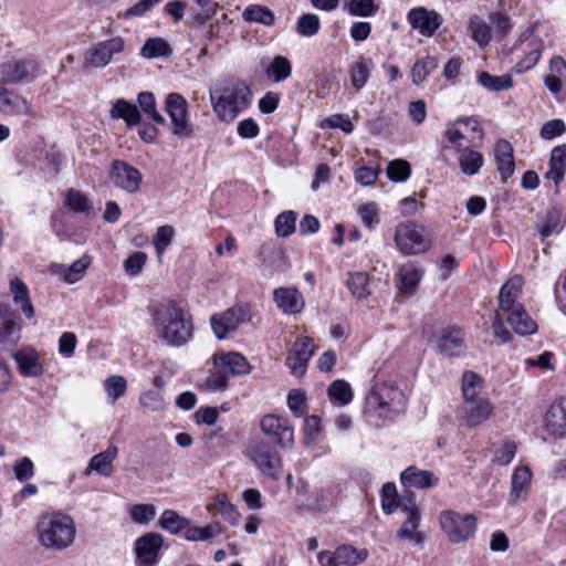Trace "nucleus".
<instances>
[{
    "label": "nucleus",
    "instance_id": "obj_53",
    "mask_svg": "<svg viewBox=\"0 0 566 566\" xmlns=\"http://www.w3.org/2000/svg\"><path fill=\"white\" fill-rule=\"evenodd\" d=\"M138 105L142 111L157 124L166 123L164 116L156 108V98L151 92H142L137 97Z\"/></svg>",
    "mask_w": 566,
    "mask_h": 566
},
{
    "label": "nucleus",
    "instance_id": "obj_15",
    "mask_svg": "<svg viewBox=\"0 0 566 566\" xmlns=\"http://www.w3.org/2000/svg\"><path fill=\"white\" fill-rule=\"evenodd\" d=\"M109 179L115 187L128 193H135L139 190L143 177L137 168L123 160H114L109 170Z\"/></svg>",
    "mask_w": 566,
    "mask_h": 566
},
{
    "label": "nucleus",
    "instance_id": "obj_47",
    "mask_svg": "<svg viewBox=\"0 0 566 566\" xmlns=\"http://www.w3.org/2000/svg\"><path fill=\"white\" fill-rule=\"evenodd\" d=\"M438 67L436 57L427 55L418 60L411 69V81L415 85L423 83L427 77Z\"/></svg>",
    "mask_w": 566,
    "mask_h": 566
},
{
    "label": "nucleus",
    "instance_id": "obj_55",
    "mask_svg": "<svg viewBox=\"0 0 566 566\" xmlns=\"http://www.w3.org/2000/svg\"><path fill=\"white\" fill-rule=\"evenodd\" d=\"M296 212L289 210L280 213L275 218V232L279 237L287 238L294 233L296 229Z\"/></svg>",
    "mask_w": 566,
    "mask_h": 566
},
{
    "label": "nucleus",
    "instance_id": "obj_57",
    "mask_svg": "<svg viewBox=\"0 0 566 566\" xmlns=\"http://www.w3.org/2000/svg\"><path fill=\"white\" fill-rule=\"evenodd\" d=\"M214 505L218 513L231 525L239 523L240 513L237 507L228 501L224 494H217L214 496Z\"/></svg>",
    "mask_w": 566,
    "mask_h": 566
},
{
    "label": "nucleus",
    "instance_id": "obj_23",
    "mask_svg": "<svg viewBox=\"0 0 566 566\" xmlns=\"http://www.w3.org/2000/svg\"><path fill=\"white\" fill-rule=\"evenodd\" d=\"M211 361L222 367L229 376H241L251 371V366L247 358L237 352L216 353L211 357Z\"/></svg>",
    "mask_w": 566,
    "mask_h": 566
},
{
    "label": "nucleus",
    "instance_id": "obj_64",
    "mask_svg": "<svg viewBox=\"0 0 566 566\" xmlns=\"http://www.w3.org/2000/svg\"><path fill=\"white\" fill-rule=\"evenodd\" d=\"M287 406L291 412L297 417L301 418L306 412V397L304 392L297 389H293L287 395Z\"/></svg>",
    "mask_w": 566,
    "mask_h": 566
},
{
    "label": "nucleus",
    "instance_id": "obj_59",
    "mask_svg": "<svg viewBox=\"0 0 566 566\" xmlns=\"http://www.w3.org/2000/svg\"><path fill=\"white\" fill-rule=\"evenodd\" d=\"M386 171L391 181L401 182L410 177L411 167L408 161L396 159L388 164Z\"/></svg>",
    "mask_w": 566,
    "mask_h": 566
},
{
    "label": "nucleus",
    "instance_id": "obj_11",
    "mask_svg": "<svg viewBox=\"0 0 566 566\" xmlns=\"http://www.w3.org/2000/svg\"><path fill=\"white\" fill-rule=\"evenodd\" d=\"M261 431L282 449H291L294 444V428L286 417L265 415L260 421Z\"/></svg>",
    "mask_w": 566,
    "mask_h": 566
},
{
    "label": "nucleus",
    "instance_id": "obj_14",
    "mask_svg": "<svg viewBox=\"0 0 566 566\" xmlns=\"http://www.w3.org/2000/svg\"><path fill=\"white\" fill-rule=\"evenodd\" d=\"M164 537L159 533H147L135 541L134 552L136 566H156L159 563V552Z\"/></svg>",
    "mask_w": 566,
    "mask_h": 566
},
{
    "label": "nucleus",
    "instance_id": "obj_60",
    "mask_svg": "<svg viewBox=\"0 0 566 566\" xmlns=\"http://www.w3.org/2000/svg\"><path fill=\"white\" fill-rule=\"evenodd\" d=\"M66 206L75 212L87 213L92 209L88 198L81 191L70 189L65 200Z\"/></svg>",
    "mask_w": 566,
    "mask_h": 566
},
{
    "label": "nucleus",
    "instance_id": "obj_25",
    "mask_svg": "<svg viewBox=\"0 0 566 566\" xmlns=\"http://www.w3.org/2000/svg\"><path fill=\"white\" fill-rule=\"evenodd\" d=\"M545 426L551 434L566 436V396L551 405L545 415Z\"/></svg>",
    "mask_w": 566,
    "mask_h": 566
},
{
    "label": "nucleus",
    "instance_id": "obj_45",
    "mask_svg": "<svg viewBox=\"0 0 566 566\" xmlns=\"http://www.w3.org/2000/svg\"><path fill=\"white\" fill-rule=\"evenodd\" d=\"M243 19L248 22L261 23L270 27L275 21V15L272 10L265 6L251 4L243 11Z\"/></svg>",
    "mask_w": 566,
    "mask_h": 566
},
{
    "label": "nucleus",
    "instance_id": "obj_33",
    "mask_svg": "<svg viewBox=\"0 0 566 566\" xmlns=\"http://www.w3.org/2000/svg\"><path fill=\"white\" fill-rule=\"evenodd\" d=\"M10 293L12 294L13 303L20 307L21 312L29 319L35 315L34 307L31 302L28 286L20 279L15 277L10 282Z\"/></svg>",
    "mask_w": 566,
    "mask_h": 566
},
{
    "label": "nucleus",
    "instance_id": "obj_43",
    "mask_svg": "<svg viewBox=\"0 0 566 566\" xmlns=\"http://www.w3.org/2000/svg\"><path fill=\"white\" fill-rule=\"evenodd\" d=\"M189 524L190 521L188 518L179 515L174 510H165L159 518L160 527L174 535L179 534L181 531L186 532Z\"/></svg>",
    "mask_w": 566,
    "mask_h": 566
},
{
    "label": "nucleus",
    "instance_id": "obj_50",
    "mask_svg": "<svg viewBox=\"0 0 566 566\" xmlns=\"http://www.w3.org/2000/svg\"><path fill=\"white\" fill-rule=\"evenodd\" d=\"M171 53L169 44L161 38L148 39L140 51V54L146 59L167 57Z\"/></svg>",
    "mask_w": 566,
    "mask_h": 566
},
{
    "label": "nucleus",
    "instance_id": "obj_40",
    "mask_svg": "<svg viewBox=\"0 0 566 566\" xmlns=\"http://www.w3.org/2000/svg\"><path fill=\"white\" fill-rule=\"evenodd\" d=\"M223 532L222 526L217 523H209L208 525L200 527V526H189L187 527L185 532V538L189 542H198V541H210L219 535H221Z\"/></svg>",
    "mask_w": 566,
    "mask_h": 566
},
{
    "label": "nucleus",
    "instance_id": "obj_27",
    "mask_svg": "<svg viewBox=\"0 0 566 566\" xmlns=\"http://www.w3.org/2000/svg\"><path fill=\"white\" fill-rule=\"evenodd\" d=\"M523 283L521 275H514L503 284L499 296V305L503 313L523 306L517 302L522 293Z\"/></svg>",
    "mask_w": 566,
    "mask_h": 566
},
{
    "label": "nucleus",
    "instance_id": "obj_56",
    "mask_svg": "<svg viewBox=\"0 0 566 566\" xmlns=\"http://www.w3.org/2000/svg\"><path fill=\"white\" fill-rule=\"evenodd\" d=\"M321 29V22L316 14L314 13H304L302 14L296 23L295 30L296 32L306 38L314 36L318 33Z\"/></svg>",
    "mask_w": 566,
    "mask_h": 566
},
{
    "label": "nucleus",
    "instance_id": "obj_19",
    "mask_svg": "<svg viewBox=\"0 0 566 566\" xmlns=\"http://www.w3.org/2000/svg\"><path fill=\"white\" fill-rule=\"evenodd\" d=\"M36 65L31 60H14L0 66L1 82L3 84H19L33 80Z\"/></svg>",
    "mask_w": 566,
    "mask_h": 566
},
{
    "label": "nucleus",
    "instance_id": "obj_39",
    "mask_svg": "<svg viewBox=\"0 0 566 566\" xmlns=\"http://www.w3.org/2000/svg\"><path fill=\"white\" fill-rule=\"evenodd\" d=\"M468 30L472 40L480 46L485 48L492 40V31L486 21L479 17L472 15L469 20Z\"/></svg>",
    "mask_w": 566,
    "mask_h": 566
},
{
    "label": "nucleus",
    "instance_id": "obj_4",
    "mask_svg": "<svg viewBox=\"0 0 566 566\" xmlns=\"http://www.w3.org/2000/svg\"><path fill=\"white\" fill-rule=\"evenodd\" d=\"M406 408V396L392 382L376 384L365 399V409L382 419H394Z\"/></svg>",
    "mask_w": 566,
    "mask_h": 566
},
{
    "label": "nucleus",
    "instance_id": "obj_26",
    "mask_svg": "<svg viewBox=\"0 0 566 566\" xmlns=\"http://www.w3.org/2000/svg\"><path fill=\"white\" fill-rule=\"evenodd\" d=\"M532 472L527 467H518L514 470L511 479L509 503L516 505L526 499L531 486Z\"/></svg>",
    "mask_w": 566,
    "mask_h": 566
},
{
    "label": "nucleus",
    "instance_id": "obj_61",
    "mask_svg": "<svg viewBox=\"0 0 566 566\" xmlns=\"http://www.w3.org/2000/svg\"><path fill=\"white\" fill-rule=\"evenodd\" d=\"M489 19L490 23L492 24V36L499 41L505 38L512 29L510 18L503 13H492L490 14Z\"/></svg>",
    "mask_w": 566,
    "mask_h": 566
},
{
    "label": "nucleus",
    "instance_id": "obj_35",
    "mask_svg": "<svg viewBox=\"0 0 566 566\" xmlns=\"http://www.w3.org/2000/svg\"><path fill=\"white\" fill-rule=\"evenodd\" d=\"M109 115L113 119H124L129 128L140 123V114L137 106L124 98H119L113 104Z\"/></svg>",
    "mask_w": 566,
    "mask_h": 566
},
{
    "label": "nucleus",
    "instance_id": "obj_46",
    "mask_svg": "<svg viewBox=\"0 0 566 566\" xmlns=\"http://www.w3.org/2000/svg\"><path fill=\"white\" fill-rule=\"evenodd\" d=\"M406 497L398 500L397 488L392 482H387L381 488V507L386 514L394 513L397 509L402 511Z\"/></svg>",
    "mask_w": 566,
    "mask_h": 566
},
{
    "label": "nucleus",
    "instance_id": "obj_54",
    "mask_svg": "<svg viewBox=\"0 0 566 566\" xmlns=\"http://www.w3.org/2000/svg\"><path fill=\"white\" fill-rule=\"evenodd\" d=\"M104 389L107 394L108 402L113 405L125 395L127 381L123 376L114 375L104 381Z\"/></svg>",
    "mask_w": 566,
    "mask_h": 566
},
{
    "label": "nucleus",
    "instance_id": "obj_28",
    "mask_svg": "<svg viewBox=\"0 0 566 566\" xmlns=\"http://www.w3.org/2000/svg\"><path fill=\"white\" fill-rule=\"evenodd\" d=\"M118 455L116 446H109L105 451L95 454L84 470L85 475H90L93 471L103 476H111L114 470V461Z\"/></svg>",
    "mask_w": 566,
    "mask_h": 566
},
{
    "label": "nucleus",
    "instance_id": "obj_12",
    "mask_svg": "<svg viewBox=\"0 0 566 566\" xmlns=\"http://www.w3.org/2000/svg\"><path fill=\"white\" fill-rule=\"evenodd\" d=\"M517 50L524 53V56L514 65L516 73H524L532 70L539 61L544 43L542 39L534 34L533 28H527L520 34Z\"/></svg>",
    "mask_w": 566,
    "mask_h": 566
},
{
    "label": "nucleus",
    "instance_id": "obj_17",
    "mask_svg": "<svg viewBox=\"0 0 566 566\" xmlns=\"http://www.w3.org/2000/svg\"><path fill=\"white\" fill-rule=\"evenodd\" d=\"M407 20L412 29L428 38L432 36L443 22L440 13L423 7L411 9L407 14Z\"/></svg>",
    "mask_w": 566,
    "mask_h": 566
},
{
    "label": "nucleus",
    "instance_id": "obj_63",
    "mask_svg": "<svg viewBox=\"0 0 566 566\" xmlns=\"http://www.w3.org/2000/svg\"><path fill=\"white\" fill-rule=\"evenodd\" d=\"M175 235V229L171 226H161L157 229V232L154 237V245L156 252L160 255L163 254L168 245L171 244Z\"/></svg>",
    "mask_w": 566,
    "mask_h": 566
},
{
    "label": "nucleus",
    "instance_id": "obj_32",
    "mask_svg": "<svg viewBox=\"0 0 566 566\" xmlns=\"http://www.w3.org/2000/svg\"><path fill=\"white\" fill-rule=\"evenodd\" d=\"M458 155V165L461 172L465 176H475L480 172L484 165L483 155L470 147L460 148L455 151Z\"/></svg>",
    "mask_w": 566,
    "mask_h": 566
},
{
    "label": "nucleus",
    "instance_id": "obj_18",
    "mask_svg": "<svg viewBox=\"0 0 566 566\" xmlns=\"http://www.w3.org/2000/svg\"><path fill=\"white\" fill-rule=\"evenodd\" d=\"M493 415V405L488 397L463 401L460 417L468 427L474 428Z\"/></svg>",
    "mask_w": 566,
    "mask_h": 566
},
{
    "label": "nucleus",
    "instance_id": "obj_48",
    "mask_svg": "<svg viewBox=\"0 0 566 566\" xmlns=\"http://www.w3.org/2000/svg\"><path fill=\"white\" fill-rule=\"evenodd\" d=\"M328 397L339 406L348 405L353 400V389L350 385L343 380H334L327 388Z\"/></svg>",
    "mask_w": 566,
    "mask_h": 566
},
{
    "label": "nucleus",
    "instance_id": "obj_16",
    "mask_svg": "<svg viewBox=\"0 0 566 566\" xmlns=\"http://www.w3.org/2000/svg\"><path fill=\"white\" fill-rule=\"evenodd\" d=\"M314 352L315 346L310 337L302 336L294 342L286 357V364L294 376L302 377L306 373Z\"/></svg>",
    "mask_w": 566,
    "mask_h": 566
},
{
    "label": "nucleus",
    "instance_id": "obj_42",
    "mask_svg": "<svg viewBox=\"0 0 566 566\" xmlns=\"http://www.w3.org/2000/svg\"><path fill=\"white\" fill-rule=\"evenodd\" d=\"M335 551L338 566H357L368 557L366 549H356L350 545H340Z\"/></svg>",
    "mask_w": 566,
    "mask_h": 566
},
{
    "label": "nucleus",
    "instance_id": "obj_38",
    "mask_svg": "<svg viewBox=\"0 0 566 566\" xmlns=\"http://www.w3.org/2000/svg\"><path fill=\"white\" fill-rule=\"evenodd\" d=\"M444 137L454 151H459L460 148L470 147L474 143V136L467 134L458 119L449 125L444 132Z\"/></svg>",
    "mask_w": 566,
    "mask_h": 566
},
{
    "label": "nucleus",
    "instance_id": "obj_13",
    "mask_svg": "<svg viewBox=\"0 0 566 566\" xmlns=\"http://www.w3.org/2000/svg\"><path fill=\"white\" fill-rule=\"evenodd\" d=\"M437 352L446 357H459L465 350L464 332L458 326H447L433 336Z\"/></svg>",
    "mask_w": 566,
    "mask_h": 566
},
{
    "label": "nucleus",
    "instance_id": "obj_22",
    "mask_svg": "<svg viewBox=\"0 0 566 566\" xmlns=\"http://www.w3.org/2000/svg\"><path fill=\"white\" fill-rule=\"evenodd\" d=\"M400 482L403 486L423 490L437 486L439 478L432 471L410 465L401 472Z\"/></svg>",
    "mask_w": 566,
    "mask_h": 566
},
{
    "label": "nucleus",
    "instance_id": "obj_20",
    "mask_svg": "<svg viewBox=\"0 0 566 566\" xmlns=\"http://www.w3.org/2000/svg\"><path fill=\"white\" fill-rule=\"evenodd\" d=\"M402 512L407 514V518L398 530L397 537L401 541H409L416 546H421L424 535L417 531L421 521L420 507L408 506L407 503H402Z\"/></svg>",
    "mask_w": 566,
    "mask_h": 566
},
{
    "label": "nucleus",
    "instance_id": "obj_58",
    "mask_svg": "<svg viewBox=\"0 0 566 566\" xmlns=\"http://www.w3.org/2000/svg\"><path fill=\"white\" fill-rule=\"evenodd\" d=\"M357 212L364 226L370 230L375 229L379 222V206L371 201L358 207Z\"/></svg>",
    "mask_w": 566,
    "mask_h": 566
},
{
    "label": "nucleus",
    "instance_id": "obj_2",
    "mask_svg": "<svg viewBox=\"0 0 566 566\" xmlns=\"http://www.w3.org/2000/svg\"><path fill=\"white\" fill-rule=\"evenodd\" d=\"M34 532L40 546L53 552L70 548L77 535L75 520L62 511L42 514L35 524Z\"/></svg>",
    "mask_w": 566,
    "mask_h": 566
},
{
    "label": "nucleus",
    "instance_id": "obj_51",
    "mask_svg": "<svg viewBox=\"0 0 566 566\" xmlns=\"http://www.w3.org/2000/svg\"><path fill=\"white\" fill-rule=\"evenodd\" d=\"M212 365L213 368L206 378L203 387L209 391H223L228 388L229 375L222 367L218 366V364Z\"/></svg>",
    "mask_w": 566,
    "mask_h": 566
},
{
    "label": "nucleus",
    "instance_id": "obj_8",
    "mask_svg": "<svg viewBox=\"0 0 566 566\" xmlns=\"http://www.w3.org/2000/svg\"><path fill=\"white\" fill-rule=\"evenodd\" d=\"M250 319V310L247 306L238 305L222 313L213 314L210 318V324L216 337L224 339Z\"/></svg>",
    "mask_w": 566,
    "mask_h": 566
},
{
    "label": "nucleus",
    "instance_id": "obj_62",
    "mask_svg": "<svg viewBox=\"0 0 566 566\" xmlns=\"http://www.w3.org/2000/svg\"><path fill=\"white\" fill-rule=\"evenodd\" d=\"M130 518L137 524H147L156 516V507L153 504H135L129 509Z\"/></svg>",
    "mask_w": 566,
    "mask_h": 566
},
{
    "label": "nucleus",
    "instance_id": "obj_9",
    "mask_svg": "<svg viewBox=\"0 0 566 566\" xmlns=\"http://www.w3.org/2000/svg\"><path fill=\"white\" fill-rule=\"evenodd\" d=\"M125 50V41L120 36H114L104 41H99L92 45L84 54L83 66L87 67H105L113 57L120 54Z\"/></svg>",
    "mask_w": 566,
    "mask_h": 566
},
{
    "label": "nucleus",
    "instance_id": "obj_41",
    "mask_svg": "<svg viewBox=\"0 0 566 566\" xmlns=\"http://www.w3.org/2000/svg\"><path fill=\"white\" fill-rule=\"evenodd\" d=\"M422 276L421 271L411 262L399 268L398 286L400 290L411 292L416 289Z\"/></svg>",
    "mask_w": 566,
    "mask_h": 566
},
{
    "label": "nucleus",
    "instance_id": "obj_6",
    "mask_svg": "<svg viewBox=\"0 0 566 566\" xmlns=\"http://www.w3.org/2000/svg\"><path fill=\"white\" fill-rule=\"evenodd\" d=\"M394 241L397 249L405 255H415L430 249V240L423 230L412 222H401L395 228Z\"/></svg>",
    "mask_w": 566,
    "mask_h": 566
},
{
    "label": "nucleus",
    "instance_id": "obj_24",
    "mask_svg": "<svg viewBox=\"0 0 566 566\" xmlns=\"http://www.w3.org/2000/svg\"><path fill=\"white\" fill-rule=\"evenodd\" d=\"M273 298L284 314H296L304 308L303 295L295 287H279L273 292Z\"/></svg>",
    "mask_w": 566,
    "mask_h": 566
},
{
    "label": "nucleus",
    "instance_id": "obj_10",
    "mask_svg": "<svg viewBox=\"0 0 566 566\" xmlns=\"http://www.w3.org/2000/svg\"><path fill=\"white\" fill-rule=\"evenodd\" d=\"M475 517L472 514L461 515L453 511L440 514V524L450 541L459 543L473 536L475 532Z\"/></svg>",
    "mask_w": 566,
    "mask_h": 566
},
{
    "label": "nucleus",
    "instance_id": "obj_44",
    "mask_svg": "<svg viewBox=\"0 0 566 566\" xmlns=\"http://www.w3.org/2000/svg\"><path fill=\"white\" fill-rule=\"evenodd\" d=\"M265 74L274 82H283L292 74V64L290 60L283 55H275L265 70Z\"/></svg>",
    "mask_w": 566,
    "mask_h": 566
},
{
    "label": "nucleus",
    "instance_id": "obj_21",
    "mask_svg": "<svg viewBox=\"0 0 566 566\" xmlns=\"http://www.w3.org/2000/svg\"><path fill=\"white\" fill-rule=\"evenodd\" d=\"M17 364L19 373L23 377H40L44 373L40 355L36 349L32 347L21 348L12 354Z\"/></svg>",
    "mask_w": 566,
    "mask_h": 566
},
{
    "label": "nucleus",
    "instance_id": "obj_31",
    "mask_svg": "<svg viewBox=\"0 0 566 566\" xmlns=\"http://www.w3.org/2000/svg\"><path fill=\"white\" fill-rule=\"evenodd\" d=\"M507 323L518 335H532L537 331V324L526 313L524 306L504 312Z\"/></svg>",
    "mask_w": 566,
    "mask_h": 566
},
{
    "label": "nucleus",
    "instance_id": "obj_1",
    "mask_svg": "<svg viewBox=\"0 0 566 566\" xmlns=\"http://www.w3.org/2000/svg\"><path fill=\"white\" fill-rule=\"evenodd\" d=\"M149 314L155 335L168 346L180 347L192 338V322L176 303L169 301L150 306Z\"/></svg>",
    "mask_w": 566,
    "mask_h": 566
},
{
    "label": "nucleus",
    "instance_id": "obj_3",
    "mask_svg": "<svg viewBox=\"0 0 566 566\" xmlns=\"http://www.w3.org/2000/svg\"><path fill=\"white\" fill-rule=\"evenodd\" d=\"M212 109L221 122L231 123L245 111L252 99V92L245 82L227 78L209 94Z\"/></svg>",
    "mask_w": 566,
    "mask_h": 566
},
{
    "label": "nucleus",
    "instance_id": "obj_34",
    "mask_svg": "<svg viewBox=\"0 0 566 566\" xmlns=\"http://www.w3.org/2000/svg\"><path fill=\"white\" fill-rule=\"evenodd\" d=\"M0 111L9 115H22L30 114L31 107L23 97L0 85Z\"/></svg>",
    "mask_w": 566,
    "mask_h": 566
},
{
    "label": "nucleus",
    "instance_id": "obj_49",
    "mask_svg": "<svg viewBox=\"0 0 566 566\" xmlns=\"http://www.w3.org/2000/svg\"><path fill=\"white\" fill-rule=\"evenodd\" d=\"M478 83L489 91L500 92L513 86L512 76L506 74L502 76L492 75L489 72H481L478 76Z\"/></svg>",
    "mask_w": 566,
    "mask_h": 566
},
{
    "label": "nucleus",
    "instance_id": "obj_52",
    "mask_svg": "<svg viewBox=\"0 0 566 566\" xmlns=\"http://www.w3.org/2000/svg\"><path fill=\"white\" fill-rule=\"evenodd\" d=\"M347 286L352 294L358 300L369 295V279L364 272L352 273L347 280Z\"/></svg>",
    "mask_w": 566,
    "mask_h": 566
},
{
    "label": "nucleus",
    "instance_id": "obj_29",
    "mask_svg": "<svg viewBox=\"0 0 566 566\" xmlns=\"http://www.w3.org/2000/svg\"><path fill=\"white\" fill-rule=\"evenodd\" d=\"M494 160L502 179L510 178L515 170L513 147L505 139H499L494 147Z\"/></svg>",
    "mask_w": 566,
    "mask_h": 566
},
{
    "label": "nucleus",
    "instance_id": "obj_37",
    "mask_svg": "<svg viewBox=\"0 0 566 566\" xmlns=\"http://www.w3.org/2000/svg\"><path fill=\"white\" fill-rule=\"evenodd\" d=\"M484 388L483 378L474 371H465L462 376V397L463 401L474 400L484 397L482 395Z\"/></svg>",
    "mask_w": 566,
    "mask_h": 566
},
{
    "label": "nucleus",
    "instance_id": "obj_7",
    "mask_svg": "<svg viewBox=\"0 0 566 566\" xmlns=\"http://www.w3.org/2000/svg\"><path fill=\"white\" fill-rule=\"evenodd\" d=\"M165 111L171 120V133L180 138H191L193 129L189 122L187 99L179 93H169L165 99Z\"/></svg>",
    "mask_w": 566,
    "mask_h": 566
},
{
    "label": "nucleus",
    "instance_id": "obj_5",
    "mask_svg": "<svg viewBox=\"0 0 566 566\" xmlns=\"http://www.w3.org/2000/svg\"><path fill=\"white\" fill-rule=\"evenodd\" d=\"M248 457L261 474L277 480L283 464L279 452L266 441H252L248 448Z\"/></svg>",
    "mask_w": 566,
    "mask_h": 566
},
{
    "label": "nucleus",
    "instance_id": "obj_36",
    "mask_svg": "<svg viewBox=\"0 0 566 566\" xmlns=\"http://www.w3.org/2000/svg\"><path fill=\"white\" fill-rule=\"evenodd\" d=\"M373 67V61L364 56H360L356 62H354L350 65V84L356 91H360L366 85Z\"/></svg>",
    "mask_w": 566,
    "mask_h": 566
},
{
    "label": "nucleus",
    "instance_id": "obj_30",
    "mask_svg": "<svg viewBox=\"0 0 566 566\" xmlns=\"http://www.w3.org/2000/svg\"><path fill=\"white\" fill-rule=\"evenodd\" d=\"M90 258L83 256L74 261L70 266H65L60 263H52L50 265V272L56 276H60L66 283H75L81 280L86 269L90 265Z\"/></svg>",
    "mask_w": 566,
    "mask_h": 566
}]
</instances>
